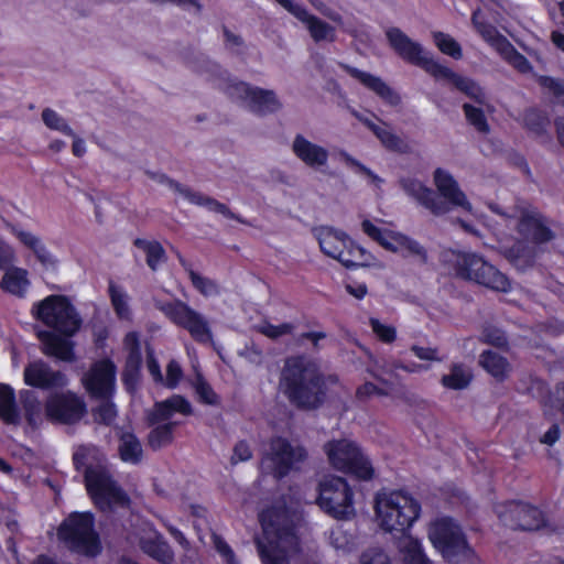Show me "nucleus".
Returning <instances> with one entry per match:
<instances>
[{"label":"nucleus","mask_w":564,"mask_h":564,"mask_svg":"<svg viewBox=\"0 0 564 564\" xmlns=\"http://www.w3.org/2000/svg\"><path fill=\"white\" fill-rule=\"evenodd\" d=\"M147 175L156 183L169 186L172 191L180 194L191 204L206 207L208 210L220 214L226 218L245 223L241 219V217L232 213L227 205L214 199L213 197L206 196L199 192L192 191L191 188L183 186L173 180H170L165 174L147 171Z\"/></svg>","instance_id":"obj_16"},{"label":"nucleus","mask_w":564,"mask_h":564,"mask_svg":"<svg viewBox=\"0 0 564 564\" xmlns=\"http://www.w3.org/2000/svg\"><path fill=\"white\" fill-rule=\"evenodd\" d=\"M536 83L543 89L549 90L557 101L564 94V84L557 78L547 75H539L536 77Z\"/></svg>","instance_id":"obj_58"},{"label":"nucleus","mask_w":564,"mask_h":564,"mask_svg":"<svg viewBox=\"0 0 564 564\" xmlns=\"http://www.w3.org/2000/svg\"><path fill=\"white\" fill-rule=\"evenodd\" d=\"M20 403L22 409L21 416L31 429L39 427L44 422V419L47 417L46 409L43 410L42 402L34 391L22 390L20 392Z\"/></svg>","instance_id":"obj_29"},{"label":"nucleus","mask_w":564,"mask_h":564,"mask_svg":"<svg viewBox=\"0 0 564 564\" xmlns=\"http://www.w3.org/2000/svg\"><path fill=\"white\" fill-rule=\"evenodd\" d=\"M117 414L116 405L109 400L102 401L93 410L94 420L105 425H111L115 422Z\"/></svg>","instance_id":"obj_54"},{"label":"nucleus","mask_w":564,"mask_h":564,"mask_svg":"<svg viewBox=\"0 0 564 564\" xmlns=\"http://www.w3.org/2000/svg\"><path fill=\"white\" fill-rule=\"evenodd\" d=\"M58 536L76 553L93 557L101 551L98 534L94 529V517L89 512L70 514L61 524Z\"/></svg>","instance_id":"obj_9"},{"label":"nucleus","mask_w":564,"mask_h":564,"mask_svg":"<svg viewBox=\"0 0 564 564\" xmlns=\"http://www.w3.org/2000/svg\"><path fill=\"white\" fill-rule=\"evenodd\" d=\"M355 79L384 102L391 106H397L400 102V96L380 77L355 68Z\"/></svg>","instance_id":"obj_27"},{"label":"nucleus","mask_w":564,"mask_h":564,"mask_svg":"<svg viewBox=\"0 0 564 564\" xmlns=\"http://www.w3.org/2000/svg\"><path fill=\"white\" fill-rule=\"evenodd\" d=\"M86 412L84 401L70 391L51 394L46 400V414L52 421L73 424Z\"/></svg>","instance_id":"obj_17"},{"label":"nucleus","mask_w":564,"mask_h":564,"mask_svg":"<svg viewBox=\"0 0 564 564\" xmlns=\"http://www.w3.org/2000/svg\"><path fill=\"white\" fill-rule=\"evenodd\" d=\"M188 275L195 289L204 296H214L219 294L218 285L213 280L202 276L193 270H188Z\"/></svg>","instance_id":"obj_55"},{"label":"nucleus","mask_w":564,"mask_h":564,"mask_svg":"<svg viewBox=\"0 0 564 564\" xmlns=\"http://www.w3.org/2000/svg\"><path fill=\"white\" fill-rule=\"evenodd\" d=\"M507 258L510 262L521 269L524 270L527 268H531L535 263V252L533 249L524 245L523 242H516L508 251Z\"/></svg>","instance_id":"obj_41"},{"label":"nucleus","mask_w":564,"mask_h":564,"mask_svg":"<svg viewBox=\"0 0 564 564\" xmlns=\"http://www.w3.org/2000/svg\"><path fill=\"white\" fill-rule=\"evenodd\" d=\"M547 409L560 410L564 414V382H558L552 392V403Z\"/></svg>","instance_id":"obj_64"},{"label":"nucleus","mask_w":564,"mask_h":564,"mask_svg":"<svg viewBox=\"0 0 564 564\" xmlns=\"http://www.w3.org/2000/svg\"><path fill=\"white\" fill-rule=\"evenodd\" d=\"M404 192L415 198L419 204L429 209L433 215L441 216L448 213V205L442 200L430 187L415 178L401 181Z\"/></svg>","instance_id":"obj_20"},{"label":"nucleus","mask_w":564,"mask_h":564,"mask_svg":"<svg viewBox=\"0 0 564 564\" xmlns=\"http://www.w3.org/2000/svg\"><path fill=\"white\" fill-rule=\"evenodd\" d=\"M500 56L521 74H528L532 70L529 59L521 54L509 41L498 52Z\"/></svg>","instance_id":"obj_42"},{"label":"nucleus","mask_w":564,"mask_h":564,"mask_svg":"<svg viewBox=\"0 0 564 564\" xmlns=\"http://www.w3.org/2000/svg\"><path fill=\"white\" fill-rule=\"evenodd\" d=\"M155 307L175 326L185 329L199 344L213 343V329L208 318L181 300L155 301Z\"/></svg>","instance_id":"obj_10"},{"label":"nucleus","mask_w":564,"mask_h":564,"mask_svg":"<svg viewBox=\"0 0 564 564\" xmlns=\"http://www.w3.org/2000/svg\"><path fill=\"white\" fill-rule=\"evenodd\" d=\"M41 117L48 129L61 132L65 135H73V129L68 124L67 120L54 109L44 108Z\"/></svg>","instance_id":"obj_46"},{"label":"nucleus","mask_w":564,"mask_h":564,"mask_svg":"<svg viewBox=\"0 0 564 564\" xmlns=\"http://www.w3.org/2000/svg\"><path fill=\"white\" fill-rule=\"evenodd\" d=\"M109 296L111 305L118 318L123 321H131L132 311L129 304L130 297L128 293L115 283L109 284Z\"/></svg>","instance_id":"obj_39"},{"label":"nucleus","mask_w":564,"mask_h":564,"mask_svg":"<svg viewBox=\"0 0 564 564\" xmlns=\"http://www.w3.org/2000/svg\"><path fill=\"white\" fill-rule=\"evenodd\" d=\"M355 118L364 122V124L379 139L381 144L389 151L397 153H406L409 144L399 135L387 128L386 123H375L370 120H362L355 111Z\"/></svg>","instance_id":"obj_32"},{"label":"nucleus","mask_w":564,"mask_h":564,"mask_svg":"<svg viewBox=\"0 0 564 564\" xmlns=\"http://www.w3.org/2000/svg\"><path fill=\"white\" fill-rule=\"evenodd\" d=\"M31 313L52 329L37 333L42 352L62 361H74V345L69 337L78 332L82 319L70 301L64 295H48L34 303Z\"/></svg>","instance_id":"obj_1"},{"label":"nucleus","mask_w":564,"mask_h":564,"mask_svg":"<svg viewBox=\"0 0 564 564\" xmlns=\"http://www.w3.org/2000/svg\"><path fill=\"white\" fill-rule=\"evenodd\" d=\"M85 482L88 494L101 510H108L113 506H122L127 502L126 495L102 466L87 468Z\"/></svg>","instance_id":"obj_13"},{"label":"nucleus","mask_w":564,"mask_h":564,"mask_svg":"<svg viewBox=\"0 0 564 564\" xmlns=\"http://www.w3.org/2000/svg\"><path fill=\"white\" fill-rule=\"evenodd\" d=\"M288 11L306 26L315 42H332L335 40L334 28L311 14L304 7L293 2Z\"/></svg>","instance_id":"obj_23"},{"label":"nucleus","mask_w":564,"mask_h":564,"mask_svg":"<svg viewBox=\"0 0 564 564\" xmlns=\"http://www.w3.org/2000/svg\"><path fill=\"white\" fill-rule=\"evenodd\" d=\"M369 325L379 341L389 345L397 339V328L394 326L383 324L376 317H370Z\"/></svg>","instance_id":"obj_53"},{"label":"nucleus","mask_w":564,"mask_h":564,"mask_svg":"<svg viewBox=\"0 0 564 564\" xmlns=\"http://www.w3.org/2000/svg\"><path fill=\"white\" fill-rule=\"evenodd\" d=\"M23 379L26 386L52 390L67 386L66 376L58 370L52 369L45 361L35 360L25 366Z\"/></svg>","instance_id":"obj_19"},{"label":"nucleus","mask_w":564,"mask_h":564,"mask_svg":"<svg viewBox=\"0 0 564 564\" xmlns=\"http://www.w3.org/2000/svg\"><path fill=\"white\" fill-rule=\"evenodd\" d=\"M15 262V252L7 243L0 242V270H7Z\"/></svg>","instance_id":"obj_62"},{"label":"nucleus","mask_w":564,"mask_h":564,"mask_svg":"<svg viewBox=\"0 0 564 564\" xmlns=\"http://www.w3.org/2000/svg\"><path fill=\"white\" fill-rule=\"evenodd\" d=\"M441 262L460 280L471 281L502 293L511 290L509 278L476 252L449 249L442 253Z\"/></svg>","instance_id":"obj_5"},{"label":"nucleus","mask_w":564,"mask_h":564,"mask_svg":"<svg viewBox=\"0 0 564 564\" xmlns=\"http://www.w3.org/2000/svg\"><path fill=\"white\" fill-rule=\"evenodd\" d=\"M525 392L533 399L539 400L540 404L544 409H547L552 403V391L549 387V383L544 379L530 376Z\"/></svg>","instance_id":"obj_43"},{"label":"nucleus","mask_w":564,"mask_h":564,"mask_svg":"<svg viewBox=\"0 0 564 564\" xmlns=\"http://www.w3.org/2000/svg\"><path fill=\"white\" fill-rule=\"evenodd\" d=\"M433 39L435 45L443 54L448 55L454 59H460L463 57V51L459 43L451 35L438 31L433 33Z\"/></svg>","instance_id":"obj_45"},{"label":"nucleus","mask_w":564,"mask_h":564,"mask_svg":"<svg viewBox=\"0 0 564 564\" xmlns=\"http://www.w3.org/2000/svg\"><path fill=\"white\" fill-rule=\"evenodd\" d=\"M142 446L135 435L122 433L120 436L119 454L123 462L137 464L142 458Z\"/></svg>","instance_id":"obj_40"},{"label":"nucleus","mask_w":564,"mask_h":564,"mask_svg":"<svg viewBox=\"0 0 564 564\" xmlns=\"http://www.w3.org/2000/svg\"><path fill=\"white\" fill-rule=\"evenodd\" d=\"M313 232L326 256L337 260L345 268L352 265V240L346 232L328 226H319Z\"/></svg>","instance_id":"obj_15"},{"label":"nucleus","mask_w":564,"mask_h":564,"mask_svg":"<svg viewBox=\"0 0 564 564\" xmlns=\"http://www.w3.org/2000/svg\"><path fill=\"white\" fill-rule=\"evenodd\" d=\"M463 110L467 122L471 124L478 132H489L490 127L487 121L486 115L481 108L475 107L470 104H464Z\"/></svg>","instance_id":"obj_51"},{"label":"nucleus","mask_w":564,"mask_h":564,"mask_svg":"<svg viewBox=\"0 0 564 564\" xmlns=\"http://www.w3.org/2000/svg\"><path fill=\"white\" fill-rule=\"evenodd\" d=\"M390 47L406 63L415 65L431 75L435 80H446L477 102H482L485 94L481 87L471 78L464 77L449 67L442 65L429 56L423 46L411 40L399 28L392 26L386 31Z\"/></svg>","instance_id":"obj_3"},{"label":"nucleus","mask_w":564,"mask_h":564,"mask_svg":"<svg viewBox=\"0 0 564 564\" xmlns=\"http://www.w3.org/2000/svg\"><path fill=\"white\" fill-rule=\"evenodd\" d=\"M251 456H252V452L250 449V446L246 442L241 441V442H238L236 444V446L234 447L231 462L234 464H237L240 462H246V460L250 459Z\"/></svg>","instance_id":"obj_63"},{"label":"nucleus","mask_w":564,"mask_h":564,"mask_svg":"<svg viewBox=\"0 0 564 564\" xmlns=\"http://www.w3.org/2000/svg\"><path fill=\"white\" fill-rule=\"evenodd\" d=\"M306 451L293 445L286 438L273 437L264 451L262 469L276 478L286 476L295 466L306 458Z\"/></svg>","instance_id":"obj_12"},{"label":"nucleus","mask_w":564,"mask_h":564,"mask_svg":"<svg viewBox=\"0 0 564 564\" xmlns=\"http://www.w3.org/2000/svg\"><path fill=\"white\" fill-rule=\"evenodd\" d=\"M256 330L270 339H278L280 337L290 335L294 332L295 326L292 323H282L273 325L268 321H262L254 326Z\"/></svg>","instance_id":"obj_52"},{"label":"nucleus","mask_w":564,"mask_h":564,"mask_svg":"<svg viewBox=\"0 0 564 564\" xmlns=\"http://www.w3.org/2000/svg\"><path fill=\"white\" fill-rule=\"evenodd\" d=\"M182 378V369L177 361L171 360L166 367V378L163 381L169 388H175Z\"/></svg>","instance_id":"obj_61"},{"label":"nucleus","mask_w":564,"mask_h":564,"mask_svg":"<svg viewBox=\"0 0 564 564\" xmlns=\"http://www.w3.org/2000/svg\"><path fill=\"white\" fill-rule=\"evenodd\" d=\"M330 543L344 553H349L352 545L351 535L341 524L336 525L330 532Z\"/></svg>","instance_id":"obj_56"},{"label":"nucleus","mask_w":564,"mask_h":564,"mask_svg":"<svg viewBox=\"0 0 564 564\" xmlns=\"http://www.w3.org/2000/svg\"><path fill=\"white\" fill-rule=\"evenodd\" d=\"M479 365L498 382L508 378L510 364L508 359L490 349L484 350L479 356Z\"/></svg>","instance_id":"obj_33"},{"label":"nucleus","mask_w":564,"mask_h":564,"mask_svg":"<svg viewBox=\"0 0 564 564\" xmlns=\"http://www.w3.org/2000/svg\"><path fill=\"white\" fill-rule=\"evenodd\" d=\"M31 286L29 272L20 267H10L4 271L0 281V288L3 292L19 299H24Z\"/></svg>","instance_id":"obj_26"},{"label":"nucleus","mask_w":564,"mask_h":564,"mask_svg":"<svg viewBox=\"0 0 564 564\" xmlns=\"http://www.w3.org/2000/svg\"><path fill=\"white\" fill-rule=\"evenodd\" d=\"M195 390L199 400L209 405L218 404L219 400L212 387L202 378L197 377Z\"/></svg>","instance_id":"obj_59"},{"label":"nucleus","mask_w":564,"mask_h":564,"mask_svg":"<svg viewBox=\"0 0 564 564\" xmlns=\"http://www.w3.org/2000/svg\"><path fill=\"white\" fill-rule=\"evenodd\" d=\"M7 227L11 229L12 234L21 241V243L34 252L37 260L44 267L50 268L57 263L55 257L48 251V249L37 236L30 231L22 230L11 224H7Z\"/></svg>","instance_id":"obj_28"},{"label":"nucleus","mask_w":564,"mask_h":564,"mask_svg":"<svg viewBox=\"0 0 564 564\" xmlns=\"http://www.w3.org/2000/svg\"><path fill=\"white\" fill-rule=\"evenodd\" d=\"M336 382L333 376L324 377L314 361L290 357L281 371L280 389L296 406L316 409L325 400L327 386Z\"/></svg>","instance_id":"obj_2"},{"label":"nucleus","mask_w":564,"mask_h":564,"mask_svg":"<svg viewBox=\"0 0 564 564\" xmlns=\"http://www.w3.org/2000/svg\"><path fill=\"white\" fill-rule=\"evenodd\" d=\"M362 231L373 241H376L378 245L383 247L386 250L391 248L392 246V239L394 237V231H391L389 229H383L378 226H376L372 221L366 219L361 224Z\"/></svg>","instance_id":"obj_44"},{"label":"nucleus","mask_w":564,"mask_h":564,"mask_svg":"<svg viewBox=\"0 0 564 564\" xmlns=\"http://www.w3.org/2000/svg\"><path fill=\"white\" fill-rule=\"evenodd\" d=\"M350 499L349 486L345 479L329 477L321 482L318 505L335 519H348L350 514Z\"/></svg>","instance_id":"obj_14"},{"label":"nucleus","mask_w":564,"mask_h":564,"mask_svg":"<svg viewBox=\"0 0 564 564\" xmlns=\"http://www.w3.org/2000/svg\"><path fill=\"white\" fill-rule=\"evenodd\" d=\"M291 148L294 155L308 167L317 170L327 164L328 151L302 134L294 137Z\"/></svg>","instance_id":"obj_22"},{"label":"nucleus","mask_w":564,"mask_h":564,"mask_svg":"<svg viewBox=\"0 0 564 564\" xmlns=\"http://www.w3.org/2000/svg\"><path fill=\"white\" fill-rule=\"evenodd\" d=\"M176 412L184 415H189L192 413L191 403L178 394L156 403L153 412L150 415V420L153 424L165 422L171 420L173 414Z\"/></svg>","instance_id":"obj_31"},{"label":"nucleus","mask_w":564,"mask_h":564,"mask_svg":"<svg viewBox=\"0 0 564 564\" xmlns=\"http://www.w3.org/2000/svg\"><path fill=\"white\" fill-rule=\"evenodd\" d=\"M391 389V384L387 381H384L382 386H378L373 382H365L356 389L355 399H362L372 395H389Z\"/></svg>","instance_id":"obj_57"},{"label":"nucleus","mask_w":564,"mask_h":564,"mask_svg":"<svg viewBox=\"0 0 564 564\" xmlns=\"http://www.w3.org/2000/svg\"><path fill=\"white\" fill-rule=\"evenodd\" d=\"M0 419L6 424L19 425L22 421L21 412L15 402L14 390L0 383Z\"/></svg>","instance_id":"obj_34"},{"label":"nucleus","mask_w":564,"mask_h":564,"mask_svg":"<svg viewBox=\"0 0 564 564\" xmlns=\"http://www.w3.org/2000/svg\"><path fill=\"white\" fill-rule=\"evenodd\" d=\"M390 247L389 251L400 252L403 257L415 256L419 257L422 263L427 262L426 249L419 241L404 234L395 232Z\"/></svg>","instance_id":"obj_36"},{"label":"nucleus","mask_w":564,"mask_h":564,"mask_svg":"<svg viewBox=\"0 0 564 564\" xmlns=\"http://www.w3.org/2000/svg\"><path fill=\"white\" fill-rule=\"evenodd\" d=\"M375 511L386 532L404 534L419 519L421 503L403 490H393L376 496Z\"/></svg>","instance_id":"obj_7"},{"label":"nucleus","mask_w":564,"mask_h":564,"mask_svg":"<svg viewBox=\"0 0 564 564\" xmlns=\"http://www.w3.org/2000/svg\"><path fill=\"white\" fill-rule=\"evenodd\" d=\"M217 86L230 98L240 100L252 112L264 116L279 111L282 102L273 90L253 87L245 82L231 77L221 70L217 78Z\"/></svg>","instance_id":"obj_8"},{"label":"nucleus","mask_w":564,"mask_h":564,"mask_svg":"<svg viewBox=\"0 0 564 564\" xmlns=\"http://www.w3.org/2000/svg\"><path fill=\"white\" fill-rule=\"evenodd\" d=\"M86 390L96 398L108 399L116 387V366L109 359L95 362L83 378Z\"/></svg>","instance_id":"obj_18"},{"label":"nucleus","mask_w":564,"mask_h":564,"mask_svg":"<svg viewBox=\"0 0 564 564\" xmlns=\"http://www.w3.org/2000/svg\"><path fill=\"white\" fill-rule=\"evenodd\" d=\"M175 425V422H166L153 429L149 434L150 446L158 449L170 444L173 440V429Z\"/></svg>","instance_id":"obj_47"},{"label":"nucleus","mask_w":564,"mask_h":564,"mask_svg":"<svg viewBox=\"0 0 564 564\" xmlns=\"http://www.w3.org/2000/svg\"><path fill=\"white\" fill-rule=\"evenodd\" d=\"M434 184L442 197L446 199V204L458 206L465 210L471 209L465 193L459 188L457 181L453 175L442 167H437L434 173Z\"/></svg>","instance_id":"obj_21"},{"label":"nucleus","mask_w":564,"mask_h":564,"mask_svg":"<svg viewBox=\"0 0 564 564\" xmlns=\"http://www.w3.org/2000/svg\"><path fill=\"white\" fill-rule=\"evenodd\" d=\"M495 512L500 522L512 530L539 531L547 523L546 517L540 508L522 500H507L497 503Z\"/></svg>","instance_id":"obj_11"},{"label":"nucleus","mask_w":564,"mask_h":564,"mask_svg":"<svg viewBox=\"0 0 564 564\" xmlns=\"http://www.w3.org/2000/svg\"><path fill=\"white\" fill-rule=\"evenodd\" d=\"M375 476V468L368 457L362 453L359 445L355 443V480H371Z\"/></svg>","instance_id":"obj_48"},{"label":"nucleus","mask_w":564,"mask_h":564,"mask_svg":"<svg viewBox=\"0 0 564 564\" xmlns=\"http://www.w3.org/2000/svg\"><path fill=\"white\" fill-rule=\"evenodd\" d=\"M332 466L340 471L352 470V444L349 440L333 441L325 445Z\"/></svg>","instance_id":"obj_30"},{"label":"nucleus","mask_w":564,"mask_h":564,"mask_svg":"<svg viewBox=\"0 0 564 564\" xmlns=\"http://www.w3.org/2000/svg\"><path fill=\"white\" fill-rule=\"evenodd\" d=\"M142 551L163 564H172L174 554L163 536L155 530L150 529L139 540Z\"/></svg>","instance_id":"obj_25"},{"label":"nucleus","mask_w":564,"mask_h":564,"mask_svg":"<svg viewBox=\"0 0 564 564\" xmlns=\"http://www.w3.org/2000/svg\"><path fill=\"white\" fill-rule=\"evenodd\" d=\"M551 121L547 113L539 108L531 107L523 112V127L535 137L546 133Z\"/></svg>","instance_id":"obj_38"},{"label":"nucleus","mask_w":564,"mask_h":564,"mask_svg":"<svg viewBox=\"0 0 564 564\" xmlns=\"http://www.w3.org/2000/svg\"><path fill=\"white\" fill-rule=\"evenodd\" d=\"M480 10L477 9L471 14V23L476 31L480 34V36L497 52L505 44L509 42V40L501 34L498 29L488 21L479 20Z\"/></svg>","instance_id":"obj_35"},{"label":"nucleus","mask_w":564,"mask_h":564,"mask_svg":"<svg viewBox=\"0 0 564 564\" xmlns=\"http://www.w3.org/2000/svg\"><path fill=\"white\" fill-rule=\"evenodd\" d=\"M518 231L530 237L534 243H545L554 238V232L543 221V217L534 213H524L518 223Z\"/></svg>","instance_id":"obj_24"},{"label":"nucleus","mask_w":564,"mask_h":564,"mask_svg":"<svg viewBox=\"0 0 564 564\" xmlns=\"http://www.w3.org/2000/svg\"><path fill=\"white\" fill-rule=\"evenodd\" d=\"M260 522L263 534L257 545L263 564H290L299 551V541L285 510L267 509L261 512Z\"/></svg>","instance_id":"obj_4"},{"label":"nucleus","mask_w":564,"mask_h":564,"mask_svg":"<svg viewBox=\"0 0 564 564\" xmlns=\"http://www.w3.org/2000/svg\"><path fill=\"white\" fill-rule=\"evenodd\" d=\"M360 564H391V561L382 549L371 547L361 554Z\"/></svg>","instance_id":"obj_60"},{"label":"nucleus","mask_w":564,"mask_h":564,"mask_svg":"<svg viewBox=\"0 0 564 564\" xmlns=\"http://www.w3.org/2000/svg\"><path fill=\"white\" fill-rule=\"evenodd\" d=\"M474 379V375L464 364H453L449 373L443 375L441 384L449 390H464L469 387Z\"/></svg>","instance_id":"obj_37"},{"label":"nucleus","mask_w":564,"mask_h":564,"mask_svg":"<svg viewBox=\"0 0 564 564\" xmlns=\"http://www.w3.org/2000/svg\"><path fill=\"white\" fill-rule=\"evenodd\" d=\"M135 245L147 253V263L152 270H156L159 264L164 261L165 252L159 242L137 240Z\"/></svg>","instance_id":"obj_50"},{"label":"nucleus","mask_w":564,"mask_h":564,"mask_svg":"<svg viewBox=\"0 0 564 564\" xmlns=\"http://www.w3.org/2000/svg\"><path fill=\"white\" fill-rule=\"evenodd\" d=\"M404 564H433L426 556L421 542L416 539H410L403 549Z\"/></svg>","instance_id":"obj_49"},{"label":"nucleus","mask_w":564,"mask_h":564,"mask_svg":"<svg viewBox=\"0 0 564 564\" xmlns=\"http://www.w3.org/2000/svg\"><path fill=\"white\" fill-rule=\"evenodd\" d=\"M429 539L448 564H481L462 527L451 517L433 521L429 529Z\"/></svg>","instance_id":"obj_6"}]
</instances>
